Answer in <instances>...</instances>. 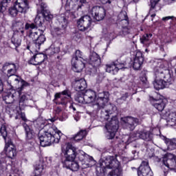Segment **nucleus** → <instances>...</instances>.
I'll use <instances>...</instances> for the list:
<instances>
[{
	"label": "nucleus",
	"mask_w": 176,
	"mask_h": 176,
	"mask_svg": "<svg viewBox=\"0 0 176 176\" xmlns=\"http://www.w3.org/2000/svg\"><path fill=\"white\" fill-rule=\"evenodd\" d=\"M123 68H127L126 63L125 62L120 63L119 60H116L106 65V72H109V74H111V75H116L119 69H123Z\"/></svg>",
	"instance_id": "10"
},
{
	"label": "nucleus",
	"mask_w": 176,
	"mask_h": 176,
	"mask_svg": "<svg viewBox=\"0 0 176 176\" xmlns=\"http://www.w3.org/2000/svg\"><path fill=\"white\" fill-rule=\"evenodd\" d=\"M104 129L107 130V140H112L115 138L116 131L119 129V120L117 116H113L111 120L106 123Z\"/></svg>",
	"instance_id": "6"
},
{
	"label": "nucleus",
	"mask_w": 176,
	"mask_h": 176,
	"mask_svg": "<svg viewBox=\"0 0 176 176\" xmlns=\"http://www.w3.org/2000/svg\"><path fill=\"white\" fill-rule=\"evenodd\" d=\"M25 30H28V36L30 39L33 40L34 42L36 39H38L39 35L43 34V32L38 28L34 23H26L25 25Z\"/></svg>",
	"instance_id": "11"
},
{
	"label": "nucleus",
	"mask_w": 176,
	"mask_h": 176,
	"mask_svg": "<svg viewBox=\"0 0 176 176\" xmlns=\"http://www.w3.org/2000/svg\"><path fill=\"white\" fill-rule=\"evenodd\" d=\"M78 159L80 162H82V168H87V167H91V164H90V162H94V159L93 157L87 155L86 153L82 151L79 156Z\"/></svg>",
	"instance_id": "20"
},
{
	"label": "nucleus",
	"mask_w": 176,
	"mask_h": 176,
	"mask_svg": "<svg viewBox=\"0 0 176 176\" xmlns=\"http://www.w3.org/2000/svg\"><path fill=\"white\" fill-rule=\"evenodd\" d=\"M34 127L39 130V133H43V131H46V126L49 125L42 118L37 119L34 122Z\"/></svg>",
	"instance_id": "29"
},
{
	"label": "nucleus",
	"mask_w": 176,
	"mask_h": 176,
	"mask_svg": "<svg viewBox=\"0 0 176 176\" xmlns=\"http://www.w3.org/2000/svg\"><path fill=\"white\" fill-rule=\"evenodd\" d=\"M165 144L167 145L168 151H174L176 149V139H166L165 140Z\"/></svg>",
	"instance_id": "32"
},
{
	"label": "nucleus",
	"mask_w": 176,
	"mask_h": 176,
	"mask_svg": "<svg viewBox=\"0 0 176 176\" xmlns=\"http://www.w3.org/2000/svg\"><path fill=\"white\" fill-rule=\"evenodd\" d=\"M80 2H82V3L84 6H85V5H87V0H80Z\"/></svg>",
	"instance_id": "64"
},
{
	"label": "nucleus",
	"mask_w": 176,
	"mask_h": 176,
	"mask_svg": "<svg viewBox=\"0 0 176 176\" xmlns=\"http://www.w3.org/2000/svg\"><path fill=\"white\" fill-rule=\"evenodd\" d=\"M91 25V17L89 15L82 16L77 20V28L80 31H87Z\"/></svg>",
	"instance_id": "13"
},
{
	"label": "nucleus",
	"mask_w": 176,
	"mask_h": 176,
	"mask_svg": "<svg viewBox=\"0 0 176 176\" xmlns=\"http://www.w3.org/2000/svg\"><path fill=\"white\" fill-rule=\"evenodd\" d=\"M101 168H114L107 176H122L123 170L120 166V162L113 156H107L100 160Z\"/></svg>",
	"instance_id": "4"
},
{
	"label": "nucleus",
	"mask_w": 176,
	"mask_h": 176,
	"mask_svg": "<svg viewBox=\"0 0 176 176\" xmlns=\"http://www.w3.org/2000/svg\"><path fill=\"white\" fill-rule=\"evenodd\" d=\"M163 164L168 168L164 170L165 176L168 174V170H173L176 172V156L173 154H167L164 157Z\"/></svg>",
	"instance_id": "8"
},
{
	"label": "nucleus",
	"mask_w": 176,
	"mask_h": 176,
	"mask_svg": "<svg viewBox=\"0 0 176 176\" xmlns=\"http://www.w3.org/2000/svg\"><path fill=\"white\" fill-rule=\"evenodd\" d=\"M0 123L2 124L5 123V116L2 113H0Z\"/></svg>",
	"instance_id": "59"
},
{
	"label": "nucleus",
	"mask_w": 176,
	"mask_h": 176,
	"mask_svg": "<svg viewBox=\"0 0 176 176\" xmlns=\"http://www.w3.org/2000/svg\"><path fill=\"white\" fill-rule=\"evenodd\" d=\"M168 119H169V122H171L172 123H174V124H175V123H176V111L170 113L168 115Z\"/></svg>",
	"instance_id": "49"
},
{
	"label": "nucleus",
	"mask_w": 176,
	"mask_h": 176,
	"mask_svg": "<svg viewBox=\"0 0 176 176\" xmlns=\"http://www.w3.org/2000/svg\"><path fill=\"white\" fill-rule=\"evenodd\" d=\"M30 9L28 0H16L14 6L9 8V14L12 17H16L18 13H27V10Z\"/></svg>",
	"instance_id": "5"
},
{
	"label": "nucleus",
	"mask_w": 176,
	"mask_h": 176,
	"mask_svg": "<svg viewBox=\"0 0 176 176\" xmlns=\"http://www.w3.org/2000/svg\"><path fill=\"white\" fill-rule=\"evenodd\" d=\"M23 127L25 130L26 140L30 141L34 140V131L30 128V126L26 123H23Z\"/></svg>",
	"instance_id": "30"
},
{
	"label": "nucleus",
	"mask_w": 176,
	"mask_h": 176,
	"mask_svg": "<svg viewBox=\"0 0 176 176\" xmlns=\"http://www.w3.org/2000/svg\"><path fill=\"white\" fill-rule=\"evenodd\" d=\"M138 176H153L152 175V170L149 166L148 160L142 161L139 170H138Z\"/></svg>",
	"instance_id": "18"
},
{
	"label": "nucleus",
	"mask_w": 176,
	"mask_h": 176,
	"mask_svg": "<svg viewBox=\"0 0 176 176\" xmlns=\"http://www.w3.org/2000/svg\"><path fill=\"white\" fill-rule=\"evenodd\" d=\"M3 91V82H2V80L0 78V93Z\"/></svg>",
	"instance_id": "61"
},
{
	"label": "nucleus",
	"mask_w": 176,
	"mask_h": 176,
	"mask_svg": "<svg viewBox=\"0 0 176 176\" xmlns=\"http://www.w3.org/2000/svg\"><path fill=\"white\" fill-rule=\"evenodd\" d=\"M153 79V85L155 90L166 89V87H168L169 85H173V82H174L173 72L170 69H164L160 67L155 69Z\"/></svg>",
	"instance_id": "3"
},
{
	"label": "nucleus",
	"mask_w": 176,
	"mask_h": 176,
	"mask_svg": "<svg viewBox=\"0 0 176 176\" xmlns=\"http://www.w3.org/2000/svg\"><path fill=\"white\" fill-rule=\"evenodd\" d=\"M152 38V34H144L140 37V43H142L146 47H148L151 45V38Z\"/></svg>",
	"instance_id": "31"
},
{
	"label": "nucleus",
	"mask_w": 176,
	"mask_h": 176,
	"mask_svg": "<svg viewBox=\"0 0 176 176\" xmlns=\"http://www.w3.org/2000/svg\"><path fill=\"white\" fill-rule=\"evenodd\" d=\"M42 16L44 19H45L47 21H50L53 19V14H51L49 11L47 10H43L42 12Z\"/></svg>",
	"instance_id": "43"
},
{
	"label": "nucleus",
	"mask_w": 176,
	"mask_h": 176,
	"mask_svg": "<svg viewBox=\"0 0 176 176\" xmlns=\"http://www.w3.org/2000/svg\"><path fill=\"white\" fill-rule=\"evenodd\" d=\"M21 86L20 88L21 89L20 91L23 90V89H24L25 87H27L28 86H30V83L27 82L26 81H25L23 80H22L21 81Z\"/></svg>",
	"instance_id": "53"
},
{
	"label": "nucleus",
	"mask_w": 176,
	"mask_h": 176,
	"mask_svg": "<svg viewBox=\"0 0 176 176\" xmlns=\"http://www.w3.org/2000/svg\"><path fill=\"white\" fill-rule=\"evenodd\" d=\"M52 34L54 36H58L60 35H63V30L58 28H55L53 30H52Z\"/></svg>",
	"instance_id": "48"
},
{
	"label": "nucleus",
	"mask_w": 176,
	"mask_h": 176,
	"mask_svg": "<svg viewBox=\"0 0 176 176\" xmlns=\"http://www.w3.org/2000/svg\"><path fill=\"white\" fill-rule=\"evenodd\" d=\"M62 163L63 164V167L69 168L72 171H78L80 168L79 164L75 161H62Z\"/></svg>",
	"instance_id": "27"
},
{
	"label": "nucleus",
	"mask_w": 176,
	"mask_h": 176,
	"mask_svg": "<svg viewBox=\"0 0 176 176\" xmlns=\"http://www.w3.org/2000/svg\"><path fill=\"white\" fill-rule=\"evenodd\" d=\"M83 6V3H82L80 0H67L65 9L71 12V13H75V12H78L79 9H82Z\"/></svg>",
	"instance_id": "17"
},
{
	"label": "nucleus",
	"mask_w": 176,
	"mask_h": 176,
	"mask_svg": "<svg viewBox=\"0 0 176 176\" xmlns=\"http://www.w3.org/2000/svg\"><path fill=\"white\" fill-rule=\"evenodd\" d=\"M118 18L121 21H124L126 25H129V21H127V12H121L118 15Z\"/></svg>",
	"instance_id": "40"
},
{
	"label": "nucleus",
	"mask_w": 176,
	"mask_h": 176,
	"mask_svg": "<svg viewBox=\"0 0 176 176\" xmlns=\"http://www.w3.org/2000/svg\"><path fill=\"white\" fill-rule=\"evenodd\" d=\"M109 108H111V110L109 109L101 111L100 118H102V119H104V120H109L110 115H112V113L116 111V107L113 104H109Z\"/></svg>",
	"instance_id": "28"
},
{
	"label": "nucleus",
	"mask_w": 176,
	"mask_h": 176,
	"mask_svg": "<svg viewBox=\"0 0 176 176\" xmlns=\"http://www.w3.org/2000/svg\"><path fill=\"white\" fill-rule=\"evenodd\" d=\"M133 138L138 140L140 138L141 140H144V141H151L152 140V133L150 131H138L134 135Z\"/></svg>",
	"instance_id": "23"
},
{
	"label": "nucleus",
	"mask_w": 176,
	"mask_h": 176,
	"mask_svg": "<svg viewBox=\"0 0 176 176\" xmlns=\"http://www.w3.org/2000/svg\"><path fill=\"white\" fill-rule=\"evenodd\" d=\"M127 94H125L120 98L117 99L116 102H118V104H123V102H124V101L127 100Z\"/></svg>",
	"instance_id": "50"
},
{
	"label": "nucleus",
	"mask_w": 176,
	"mask_h": 176,
	"mask_svg": "<svg viewBox=\"0 0 176 176\" xmlns=\"http://www.w3.org/2000/svg\"><path fill=\"white\" fill-rule=\"evenodd\" d=\"M46 41V37L43 35V33L40 34L38 38L36 39L34 43H29L26 49L30 50L31 52H36L38 53L41 50V45H43Z\"/></svg>",
	"instance_id": "9"
},
{
	"label": "nucleus",
	"mask_w": 176,
	"mask_h": 176,
	"mask_svg": "<svg viewBox=\"0 0 176 176\" xmlns=\"http://www.w3.org/2000/svg\"><path fill=\"white\" fill-rule=\"evenodd\" d=\"M72 58H76L77 61H85L83 59V52H82L80 50H78L76 51L75 55Z\"/></svg>",
	"instance_id": "42"
},
{
	"label": "nucleus",
	"mask_w": 176,
	"mask_h": 176,
	"mask_svg": "<svg viewBox=\"0 0 176 176\" xmlns=\"http://www.w3.org/2000/svg\"><path fill=\"white\" fill-rule=\"evenodd\" d=\"M47 53L49 56H53V54L60 53V47H51L47 50Z\"/></svg>",
	"instance_id": "44"
},
{
	"label": "nucleus",
	"mask_w": 176,
	"mask_h": 176,
	"mask_svg": "<svg viewBox=\"0 0 176 176\" xmlns=\"http://www.w3.org/2000/svg\"><path fill=\"white\" fill-rule=\"evenodd\" d=\"M45 22V19H43V16H41L39 15H37L34 19V25H36V28H38V27H42V24Z\"/></svg>",
	"instance_id": "38"
},
{
	"label": "nucleus",
	"mask_w": 176,
	"mask_h": 176,
	"mask_svg": "<svg viewBox=\"0 0 176 176\" xmlns=\"http://www.w3.org/2000/svg\"><path fill=\"white\" fill-rule=\"evenodd\" d=\"M157 96V98H156ZM150 100L153 107H155L157 111L162 112L166 107V99L160 98V95L155 93L154 96L150 97Z\"/></svg>",
	"instance_id": "15"
},
{
	"label": "nucleus",
	"mask_w": 176,
	"mask_h": 176,
	"mask_svg": "<svg viewBox=\"0 0 176 176\" xmlns=\"http://www.w3.org/2000/svg\"><path fill=\"white\" fill-rule=\"evenodd\" d=\"M6 168V158L0 159V175L3 174V171Z\"/></svg>",
	"instance_id": "41"
},
{
	"label": "nucleus",
	"mask_w": 176,
	"mask_h": 176,
	"mask_svg": "<svg viewBox=\"0 0 176 176\" xmlns=\"http://www.w3.org/2000/svg\"><path fill=\"white\" fill-rule=\"evenodd\" d=\"M127 25H129L122 26V31L123 35H127V34H130V28H129Z\"/></svg>",
	"instance_id": "52"
},
{
	"label": "nucleus",
	"mask_w": 176,
	"mask_h": 176,
	"mask_svg": "<svg viewBox=\"0 0 176 176\" xmlns=\"http://www.w3.org/2000/svg\"><path fill=\"white\" fill-rule=\"evenodd\" d=\"M86 135H87L86 130H81L73 137V140H74V141H80L83 140Z\"/></svg>",
	"instance_id": "34"
},
{
	"label": "nucleus",
	"mask_w": 176,
	"mask_h": 176,
	"mask_svg": "<svg viewBox=\"0 0 176 176\" xmlns=\"http://www.w3.org/2000/svg\"><path fill=\"white\" fill-rule=\"evenodd\" d=\"M6 146L4 151H6V155L9 159H14L17 156V151L16 150V146L12 142V140L8 138L5 140Z\"/></svg>",
	"instance_id": "14"
},
{
	"label": "nucleus",
	"mask_w": 176,
	"mask_h": 176,
	"mask_svg": "<svg viewBox=\"0 0 176 176\" xmlns=\"http://www.w3.org/2000/svg\"><path fill=\"white\" fill-rule=\"evenodd\" d=\"M12 0H3L0 2V12L3 13L5 10H6V8H8V3H10Z\"/></svg>",
	"instance_id": "39"
},
{
	"label": "nucleus",
	"mask_w": 176,
	"mask_h": 176,
	"mask_svg": "<svg viewBox=\"0 0 176 176\" xmlns=\"http://www.w3.org/2000/svg\"><path fill=\"white\" fill-rule=\"evenodd\" d=\"M3 100L6 104H14V95L12 94H8L3 97Z\"/></svg>",
	"instance_id": "37"
},
{
	"label": "nucleus",
	"mask_w": 176,
	"mask_h": 176,
	"mask_svg": "<svg viewBox=\"0 0 176 176\" xmlns=\"http://www.w3.org/2000/svg\"><path fill=\"white\" fill-rule=\"evenodd\" d=\"M109 39H113V38H115V34L113 32L110 33L109 34Z\"/></svg>",
	"instance_id": "62"
},
{
	"label": "nucleus",
	"mask_w": 176,
	"mask_h": 176,
	"mask_svg": "<svg viewBox=\"0 0 176 176\" xmlns=\"http://www.w3.org/2000/svg\"><path fill=\"white\" fill-rule=\"evenodd\" d=\"M122 122H124V126L126 127V129H129V130L133 131V130L135 129V125L140 123V120L133 117H126L122 118Z\"/></svg>",
	"instance_id": "21"
},
{
	"label": "nucleus",
	"mask_w": 176,
	"mask_h": 176,
	"mask_svg": "<svg viewBox=\"0 0 176 176\" xmlns=\"http://www.w3.org/2000/svg\"><path fill=\"white\" fill-rule=\"evenodd\" d=\"M0 134L5 141L9 138V137H8V131L5 126L0 128Z\"/></svg>",
	"instance_id": "47"
},
{
	"label": "nucleus",
	"mask_w": 176,
	"mask_h": 176,
	"mask_svg": "<svg viewBox=\"0 0 176 176\" xmlns=\"http://www.w3.org/2000/svg\"><path fill=\"white\" fill-rule=\"evenodd\" d=\"M75 100L79 104H86V99H85V94L84 95L77 94L75 96Z\"/></svg>",
	"instance_id": "45"
},
{
	"label": "nucleus",
	"mask_w": 176,
	"mask_h": 176,
	"mask_svg": "<svg viewBox=\"0 0 176 176\" xmlns=\"http://www.w3.org/2000/svg\"><path fill=\"white\" fill-rule=\"evenodd\" d=\"M19 117L21 118V119H22V120H23V122H28V119L27 118L25 117V113H23V112H21L19 113Z\"/></svg>",
	"instance_id": "56"
},
{
	"label": "nucleus",
	"mask_w": 176,
	"mask_h": 176,
	"mask_svg": "<svg viewBox=\"0 0 176 176\" xmlns=\"http://www.w3.org/2000/svg\"><path fill=\"white\" fill-rule=\"evenodd\" d=\"M59 17H60V19L58 18V20H59V22L60 23H63L65 25L67 24V19L65 18V16L63 14Z\"/></svg>",
	"instance_id": "54"
},
{
	"label": "nucleus",
	"mask_w": 176,
	"mask_h": 176,
	"mask_svg": "<svg viewBox=\"0 0 176 176\" xmlns=\"http://www.w3.org/2000/svg\"><path fill=\"white\" fill-rule=\"evenodd\" d=\"M11 42L15 46L16 52H19V46L21 45V38L19 36H13L11 38Z\"/></svg>",
	"instance_id": "33"
},
{
	"label": "nucleus",
	"mask_w": 176,
	"mask_h": 176,
	"mask_svg": "<svg viewBox=\"0 0 176 176\" xmlns=\"http://www.w3.org/2000/svg\"><path fill=\"white\" fill-rule=\"evenodd\" d=\"M61 112H63L61 107H57L54 109V113H55L56 116H57V115H60V113H61Z\"/></svg>",
	"instance_id": "55"
},
{
	"label": "nucleus",
	"mask_w": 176,
	"mask_h": 176,
	"mask_svg": "<svg viewBox=\"0 0 176 176\" xmlns=\"http://www.w3.org/2000/svg\"><path fill=\"white\" fill-rule=\"evenodd\" d=\"M85 100L86 104H90L95 112L100 109H103L109 101V92L102 91L96 94L93 90H87L85 93Z\"/></svg>",
	"instance_id": "1"
},
{
	"label": "nucleus",
	"mask_w": 176,
	"mask_h": 176,
	"mask_svg": "<svg viewBox=\"0 0 176 176\" xmlns=\"http://www.w3.org/2000/svg\"><path fill=\"white\" fill-rule=\"evenodd\" d=\"M27 101H28L27 96L25 95H22L19 100V109H24V108L27 107Z\"/></svg>",
	"instance_id": "35"
},
{
	"label": "nucleus",
	"mask_w": 176,
	"mask_h": 176,
	"mask_svg": "<svg viewBox=\"0 0 176 176\" xmlns=\"http://www.w3.org/2000/svg\"><path fill=\"white\" fill-rule=\"evenodd\" d=\"M100 2L103 4V5H111V3H112V2H113V0H100Z\"/></svg>",
	"instance_id": "57"
},
{
	"label": "nucleus",
	"mask_w": 176,
	"mask_h": 176,
	"mask_svg": "<svg viewBox=\"0 0 176 176\" xmlns=\"http://www.w3.org/2000/svg\"><path fill=\"white\" fill-rule=\"evenodd\" d=\"M69 108L70 109H73V111H76V108H75V107H74V104H70V105L69 106Z\"/></svg>",
	"instance_id": "63"
},
{
	"label": "nucleus",
	"mask_w": 176,
	"mask_h": 176,
	"mask_svg": "<svg viewBox=\"0 0 176 176\" xmlns=\"http://www.w3.org/2000/svg\"><path fill=\"white\" fill-rule=\"evenodd\" d=\"M143 63L144 56L142 55V52H141V51L136 52L135 55L133 56L132 59L133 69L136 71H138V69H141V67H142Z\"/></svg>",
	"instance_id": "19"
},
{
	"label": "nucleus",
	"mask_w": 176,
	"mask_h": 176,
	"mask_svg": "<svg viewBox=\"0 0 176 176\" xmlns=\"http://www.w3.org/2000/svg\"><path fill=\"white\" fill-rule=\"evenodd\" d=\"M89 14L92 16L94 20L96 21H101L105 18V9L100 6H94L89 11Z\"/></svg>",
	"instance_id": "12"
},
{
	"label": "nucleus",
	"mask_w": 176,
	"mask_h": 176,
	"mask_svg": "<svg viewBox=\"0 0 176 176\" xmlns=\"http://www.w3.org/2000/svg\"><path fill=\"white\" fill-rule=\"evenodd\" d=\"M62 96H67V97L69 98L71 97V92L69 91V90L66 89L60 93L56 94L54 101L56 104H58V105H67V103L68 102V99L67 97Z\"/></svg>",
	"instance_id": "16"
},
{
	"label": "nucleus",
	"mask_w": 176,
	"mask_h": 176,
	"mask_svg": "<svg viewBox=\"0 0 176 176\" xmlns=\"http://www.w3.org/2000/svg\"><path fill=\"white\" fill-rule=\"evenodd\" d=\"M72 65L74 72H82L85 68V62L82 60H77L76 58H74L72 59Z\"/></svg>",
	"instance_id": "25"
},
{
	"label": "nucleus",
	"mask_w": 176,
	"mask_h": 176,
	"mask_svg": "<svg viewBox=\"0 0 176 176\" xmlns=\"http://www.w3.org/2000/svg\"><path fill=\"white\" fill-rule=\"evenodd\" d=\"M16 71H17V68L16 67V65L13 64L12 67L8 69L7 76L8 77L13 76L16 74Z\"/></svg>",
	"instance_id": "46"
},
{
	"label": "nucleus",
	"mask_w": 176,
	"mask_h": 176,
	"mask_svg": "<svg viewBox=\"0 0 176 176\" xmlns=\"http://www.w3.org/2000/svg\"><path fill=\"white\" fill-rule=\"evenodd\" d=\"M74 38V39H76V41L77 39H80V38H82V34H80V33H79V32H76V33H75Z\"/></svg>",
	"instance_id": "60"
},
{
	"label": "nucleus",
	"mask_w": 176,
	"mask_h": 176,
	"mask_svg": "<svg viewBox=\"0 0 176 176\" xmlns=\"http://www.w3.org/2000/svg\"><path fill=\"white\" fill-rule=\"evenodd\" d=\"M159 1H160V0H151V1H150L151 2L150 12H152V9H155V6H156V5H157V3H159Z\"/></svg>",
	"instance_id": "51"
},
{
	"label": "nucleus",
	"mask_w": 176,
	"mask_h": 176,
	"mask_svg": "<svg viewBox=\"0 0 176 176\" xmlns=\"http://www.w3.org/2000/svg\"><path fill=\"white\" fill-rule=\"evenodd\" d=\"M140 82L143 85V87L148 89L149 87V82L148 81V77L146 76V73H143L140 76Z\"/></svg>",
	"instance_id": "36"
},
{
	"label": "nucleus",
	"mask_w": 176,
	"mask_h": 176,
	"mask_svg": "<svg viewBox=\"0 0 176 176\" xmlns=\"http://www.w3.org/2000/svg\"><path fill=\"white\" fill-rule=\"evenodd\" d=\"M61 151L65 156V159L62 162H74L76 159V149L70 143L62 145Z\"/></svg>",
	"instance_id": "7"
},
{
	"label": "nucleus",
	"mask_w": 176,
	"mask_h": 176,
	"mask_svg": "<svg viewBox=\"0 0 176 176\" xmlns=\"http://www.w3.org/2000/svg\"><path fill=\"white\" fill-rule=\"evenodd\" d=\"M74 89L76 91H83L87 87V83L86 80L83 78L80 80H76L74 84Z\"/></svg>",
	"instance_id": "26"
},
{
	"label": "nucleus",
	"mask_w": 176,
	"mask_h": 176,
	"mask_svg": "<svg viewBox=\"0 0 176 176\" xmlns=\"http://www.w3.org/2000/svg\"><path fill=\"white\" fill-rule=\"evenodd\" d=\"M63 133L52 124L45 126V131L38 133L41 146H50L52 144H58Z\"/></svg>",
	"instance_id": "2"
},
{
	"label": "nucleus",
	"mask_w": 176,
	"mask_h": 176,
	"mask_svg": "<svg viewBox=\"0 0 176 176\" xmlns=\"http://www.w3.org/2000/svg\"><path fill=\"white\" fill-rule=\"evenodd\" d=\"M173 19L174 16H164L162 18V21H168V20H173Z\"/></svg>",
	"instance_id": "58"
},
{
	"label": "nucleus",
	"mask_w": 176,
	"mask_h": 176,
	"mask_svg": "<svg viewBox=\"0 0 176 176\" xmlns=\"http://www.w3.org/2000/svg\"><path fill=\"white\" fill-rule=\"evenodd\" d=\"M88 61L89 64L92 65L94 68H97V67L101 65V58H100V56L96 52L90 54Z\"/></svg>",
	"instance_id": "22"
},
{
	"label": "nucleus",
	"mask_w": 176,
	"mask_h": 176,
	"mask_svg": "<svg viewBox=\"0 0 176 176\" xmlns=\"http://www.w3.org/2000/svg\"><path fill=\"white\" fill-rule=\"evenodd\" d=\"M45 59L46 56L45 54H36L29 60V64H32V65H39L42 64Z\"/></svg>",
	"instance_id": "24"
}]
</instances>
